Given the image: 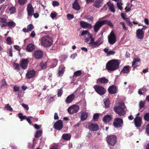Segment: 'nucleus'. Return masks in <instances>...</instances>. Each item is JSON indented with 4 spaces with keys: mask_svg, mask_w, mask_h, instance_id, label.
<instances>
[{
    "mask_svg": "<svg viewBox=\"0 0 149 149\" xmlns=\"http://www.w3.org/2000/svg\"><path fill=\"white\" fill-rule=\"evenodd\" d=\"M104 24H106L110 26L111 27H113V25L112 23L109 20H104L102 21H98L96 22L94 26V30L96 32L99 31L100 28L102 27V25H104Z\"/></svg>",
    "mask_w": 149,
    "mask_h": 149,
    "instance_id": "2",
    "label": "nucleus"
},
{
    "mask_svg": "<svg viewBox=\"0 0 149 149\" xmlns=\"http://www.w3.org/2000/svg\"><path fill=\"white\" fill-rule=\"evenodd\" d=\"M75 98V95L74 94H71L70 95H68L67 97L65 102L67 104L70 103L71 102H72V101Z\"/></svg>",
    "mask_w": 149,
    "mask_h": 149,
    "instance_id": "20",
    "label": "nucleus"
},
{
    "mask_svg": "<svg viewBox=\"0 0 149 149\" xmlns=\"http://www.w3.org/2000/svg\"><path fill=\"white\" fill-rule=\"evenodd\" d=\"M36 74L35 71L33 70H30L28 71L26 74L27 78L30 79L34 77Z\"/></svg>",
    "mask_w": 149,
    "mask_h": 149,
    "instance_id": "16",
    "label": "nucleus"
},
{
    "mask_svg": "<svg viewBox=\"0 0 149 149\" xmlns=\"http://www.w3.org/2000/svg\"><path fill=\"white\" fill-rule=\"evenodd\" d=\"M99 117V114L98 113H95L93 115V119L95 120H97Z\"/></svg>",
    "mask_w": 149,
    "mask_h": 149,
    "instance_id": "48",
    "label": "nucleus"
},
{
    "mask_svg": "<svg viewBox=\"0 0 149 149\" xmlns=\"http://www.w3.org/2000/svg\"><path fill=\"white\" fill-rule=\"evenodd\" d=\"M145 103V102H143V101L140 102L139 103V106L140 108H143L144 107Z\"/></svg>",
    "mask_w": 149,
    "mask_h": 149,
    "instance_id": "54",
    "label": "nucleus"
},
{
    "mask_svg": "<svg viewBox=\"0 0 149 149\" xmlns=\"http://www.w3.org/2000/svg\"><path fill=\"white\" fill-rule=\"evenodd\" d=\"M120 24H121V25H122L123 27V29L124 30H127V29H128V28L127 27H126L125 26V23L124 22H120Z\"/></svg>",
    "mask_w": 149,
    "mask_h": 149,
    "instance_id": "49",
    "label": "nucleus"
},
{
    "mask_svg": "<svg viewBox=\"0 0 149 149\" xmlns=\"http://www.w3.org/2000/svg\"><path fill=\"white\" fill-rule=\"evenodd\" d=\"M41 43L44 47H47V36L43 37L41 39Z\"/></svg>",
    "mask_w": 149,
    "mask_h": 149,
    "instance_id": "29",
    "label": "nucleus"
},
{
    "mask_svg": "<svg viewBox=\"0 0 149 149\" xmlns=\"http://www.w3.org/2000/svg\"><path fill=\"white\" fill-rule=\"evenodd\" d=\"M74 16L73 14H68L67 15V18L68 19H71L74 18Z\"/></svg>",
    "mask_w": 149,
    "mask_h": 149,
    "instance_id": "55",
    "label": "nucleus"
},
{
    "mask_svg": "<svg viewBox=\"0 0 149 149\" xmlns=\"http://www.w3.org/2000/svg\"><path fill=\"white\" fill-rule=\"evenodd\" d=\"M102 38H99L97 40L95 41V47H98L100 46V45L102 44Z\"/></svg>",
    "mask_w": 149,
    "mask_h": 149,
    "instance_id": "39",
    "label": "nucleus"
},
{
    "mask_svg": "<svg viewBox=\"0 0 149 149\" xmlns=\"http://www.w3.org/2000/svg\"><path fill=\"white\" fill-rule=\"evenodd\" d=\"M80 24L81 26L84 29H91L92 27V25L91 24L84 22V21H80Z\"/></svg>",
    "mask_w": 149,
    "mask_h": 149,
    "instance_id": "13",
    "label": "nucleus"
},
{
    "mask_svg": "<svg viewBox=\"0 0 149 149\" xmlns=\"http://www.w3.org/2000/svg\"><path fill=\"white\" fill-rule=\"evenodd\" d=\"M144 120L147 121H149V113H146L144 116Z\"/></svg>",
    "mask_w": 149,
    "mask_h": 149,
    "instance_id": "50",
    "label": "nucleus"
},
{
    "mask_svg": "<svg viewBox=\"0 0 149 149\" xmlns=\"http://www.w3.org/2000/svg\"><path fill=\"white\" fill-rule=\"evenodd\" d=\"M89 129L92 131L97 130L99 129V126L97 124L91 123L88 125Z\"/></svg>",
    "mask_w": 149,
    "mask_h": 149,
    "instance_id": "17",
    "label": "nucleus"
},
{
    "mask_svg": "<svg viewBox=\"0 0 149 149\" xmlns=\"http://www.w3.org/2000/svg\"><path fill=\"white\" fill-rule=\"evenodd\" d=\"M22 106L26 110H28L29 109V107L26 104L22 103Z\"/></svg>",
    "mask_w": 149,
    "mask_h": 149,
    "instance_id": "61",
    "label": "nucleus"
},
{
    "mask_svg": "<svg viewBox=\"0 0 149 149\" xmlns=\"http://www.w3.org/2000/svg\"><path fill=\"white\" fill-rule=\"evenodd\" d=\"M7 26H8V27L10 28H14L16 26V23L12 20L7 22Z\"/></svg>",
    "mask_w": 149,
    "mask_h": 149,
    "instance_id": "31",
    "label": "nucleus"
},
{
    "mask_svg": "<svg viewBox=\"0 0 149 149\" xmlns=\"http://www.w3.org/2000/svg\"><path fill=\"white\" fill-rule=\"evenodd\" d=\"M85 19L88 20L89 22H93L94 18L92 16L90 15H87L85 17Z\"/></svg>",
    "mask_w": 149,
    "mask_h": 149,
    "instance_id": "35",
    "label": "nucleus"
},
{
    "mask_svg": "<svg viewBox=\"0 0 149 149\" xmlns=\"http://www.w3.org/2000/svg\"><path fill=\"white\" fill-rule=\"evenodd\" d=\"M29 61L27 59H23L22 60L20 64L21 67L23 69H26L27 68Z\"/></svg>",
    "mask_w": 149,
    "mask_h": 149,
    "instance_id": "15",
    "label": "nucleus"
},
{
    "mask_svg": "<svg viewBox=\"0 0 149 149\" xmlns=\"http://www.w3.org/2000/svg\"><path fill=\"white\" fill-rule=\"evenodd\" d=\"M46 62L44 63L43 62L40 63V66L42 69H45V68L46 66Z\"/></svg>",
    "mask_w": 149,
    "mask_h": 149,
    "instance_id": "52",
    "label": "nucleus"
},
{
    "mask_svg": "<svg viewBox=\"0 0 149 149\" xmlns=\"http://www.w3.org/2000/svg\"><path fill=\"white\" fill-rule=\"evenodd\" d=\"M58 62V60H56V59H53V60H52L51 61L52 64L51 65H50V67L52 68V67H55L57 65Z\"/></svg>",
    "mask_w": 149,
    "mask_h": 149,
    "instance_id": "38",
    "label": "nucleus"
},
{
    "mask_svg": "<svg viewBox=\"0 0 149 149\" xmlns=\"http://www.w3.org/2000/svg\"><path fill=\"white\" fill-rule=\"evenodd\" d=\"M94 88L96 92L98 94H100V95L105 94L106 92L105 88L103 87L102 86L95 85Z\"/></svg>",
    "mask_w": 149,
    "mask_h": 149,
    "instance_id": "7",
    "label": "nucleus"
},
{
    "mask_svg": "<svg viewBox=\"0 0 149 149\" xmlns=\"http://www.w3.org/2000/svg\"><path fill=\"white\" fill-rule=\"evenodd\" d=\"M6 41L8 45H11L12 43V42L11 40V38L10 37H8L7 38Z\"/></svg>",
    "mask_w": 149,
    "mask_h": 149,
    "instance_id": "57",
    "label": "nucleus"
},
{
    "mask_svg": "<svg viewBox=\"0 0 149 149\" xmlns=\"http://www.w3.org/2000/svg\"><path fill=\"white\" fill-rule=\"evenodd\" d=\"M115 52L114 51L110 50L109 51L108 53H107V56H110V55H113V54H115Z\"/></svg>",
    "mask_w": 149,
    "mask_h": 149,
    "instance_id": "56",
    "label": "nucleus"
},
{
    "mask_svg": "<svg viewBox=\"0 0 149 149\" xmlns=\"http://www.w3.org/2000/svg\"><path fill=\"white\" fill-rule=\"evenodd\" d=\"M7 86V84L5 80V79H3L1 82V88H4L6 87Z\"/></svg>",
    "mask_w": 149,
    "mask_h": 149,
    "instance_id": "41",
    "label": "nucleus"
},
{
    "mask_svg": "<svg viewBox=\"0 0 149 149\" xmlns=\"http://www.w3.org/2000/svg\"><path fill=\"white\" fill-rule=\"evenodd\" d=\"M125 107V105L124 103H120L118 105L115 106L114 109L115 112L119 115L122 116L125 113V111L124 109Z\"/></svg>",
    "mask_w": 149,
    "mask_h": 149,
    "instance_id": "3",
    "label": "nucleus"
},
{
    "mask_svg": "<svg viewBox=\"0 0 149 149\" xmlns=\"http://www.w3.org/2000/svg\"><path fill=\"white\" fill-rule=\"evenodd\" d=\"M146 132L148 135H149V124L147 125L146 126Z\"/></svg>",
    "mask_w": 149,
    "mask_h": 149,
    "instance_id": "63",
    "label": "nucleus"
},
{
    "mask_svg": "<svg viewBox=\"0 0 149 149\" xmlns=\"http://www.w3.org/2000/svg\"><path fill=\"white\" fill-rule=\"evenodd\" d=\"M13 66L17 71L19 72L20 74H22L23 72V71L20 68L19 64L17 63H14L13 65Z\"/></svg>",
    "mask_w": 149,
    "mask_h": 149,
    "instance_id": "30",
    "label": "nucleus"
},
{
    "mask_svg": "<svg viewBox=\"0 0 149 149\" xmlns=\"http://www.w3.org/2000/svg\"><path fill=\"white\" fill-rule=\"evenodd\" d=\"M52 5L53 6H58L59 5V3L58 1H54L52 2Z\"/></svg>",
    "mask_w": 149,
    "mask_h": 149,
    "instance_id": "59",
    "label": "nucleus"
},
{
    "mask_svg": "<svg viewBox=\"0 0 149 149\" xmlns=\"http://www.w3.org/2000/svg\"><path fill=\"white\" fill-rule=\"evenodd\" d=\"M80 109L79 105H73L70 106L68 109V111L70 113H76L78 112Z\"/></svg>",
    "mask_w": 149,
    "mask_h": 149,
    "instance_id": "8",
    "label": "nucleus"
},
{
    "mask_svg": "<svg viewBox=\"0 0 149 149\" xmlns=\"http://www.w3.org/2000/svg\"><path fill=\"white\" fill-rule=\"evenodd\" d=\"M88 116V115L87 113H86V112H83L81 114V120H86Z\"/></svg>",
    "mask_w": 149,
    "mask_h": 149,
    "instance_id": "32",
    "label": "nucleus"
},
{
    "mask_svg": "<svg viewBox=\"0 0 149 149\" xmlns=\"http://www.w3.org/2000/svg\"><path fill=\"white\" fill-rule=\"evenodd\" d=\"M8 9L10 14H13L16 12V9L13 6L9 7L8 8Z\"/></svg>",
    "mask_w": 149,
    "mask_h": 149,
    "instance_id": "34",
    "label": "nucleus"
},
{
    "mask_svg": "<svg viewBox=\"0 0 149 149\" xmlns=\"http://www.w3.org/2000/svg\"><path fill=\"white\" fill-rule=\"evenodd\" d=\"M33 54L34 57L37 59L41 58L43 55V52L40 50H36L34 52Z\"/></svg>",
    "mask_w": 149,
    "mask_h": 149,
    "instance_id": "14",
    "label": "nucleus"
},
{
    "mask_svg": "<svg viewBox=\"0 0 149 149\" xmlns=\"http://www.w3.org/2000/svg\"><path fill=\"white\" fill-rule=\"evenodd\" d=\"M112 118L113 116L111 115H106L103 117V120L104 122L107 123V122H109L110 121Z\"/></svg>",
    "mask_w": 149,
    "mask_h": 149,
    "instance_id": "23",
    "label": "nucleus"
},
{
    "mask_svg": "<svg viewBox=\"0 0 149 149\" xmlns=\"http://www.w3.org/2000/svg\"><path fill=\"white\" fill-rule=\"evenodd\" d=\"M117 87L114 85L110 86L108 88V91L111 94H114L117 92Z\"/></svg>",
    "mask_w": 149,
    "mask_h": 149,
    "instance_id": "18",
    "label": "nucleus"
},
{
    "mask_svg": "<svg viewBox=\"0 0 149 149\" xmlns=\"http://www.w3.org/2000/svg\"><path fill=\"white\" fill-rule=\"evenodd\" d=\"M108 82L109 80L108 79L105 78L104 77L98 78L97 81V83H101V84H105L108 83Z\"/></svg>",
    "mask_w": 149,
    "mask_h": 149,
    "instance_id": "21",
    "label": "nucleus"
},
{
    "mask_svg": "<svg viewBox=\"0 0 149 149\" xmlns=\"http://www.w3.org/2000/svg\"><path fill=\"white\" fill-rule=\"evenodd\" d=\"M107 5L109 6V8L111 12H115V10L113 3H110V2L109 1L107 3Z\"/></svg>",
    "mask_w": 149,
    "mask_h": 149,
    "instance_id": "33",
    "label": "nucleus"
},
{
    "mask_svg": "<svg viewBox=\"0 0 149 149\" xmlns=\"http://www.w3.org/2000/svg\"><path fill=\"white\" fill-rule=\"evenodd\" d=\"M27 0H18V2L20 5H23L25 4Z\"/></svg>",
    "mask_w": 149,
    "mask_h": 149,
    "instance_id": "42",
    "label": "nucleus"
},
{
    "mask_svg": "<svg viewBox=\"0 0 149 149\" xmlns=\"http://www.w3.org/2000/svg\"><path fill=\"white\" fill-rule=\"evenodd\" d=\"M18 117L20 119V121H22L23 120L26 119L27 117L25 116H23V114L22 113H19L18 114Z\"/></svg>",
    "mask_w": 149,
    "mask_h": 149,
    "instance_id": "40",
    "label": "nucleus"
},
{
    "mask_svg": "<svg viewBox=\"0 0 149 149\" xmlns=\"http://www.w3.org/2000/svg\"><path fill=\"white\" fill-rule=\"evenodd\" d=\"M42 134V131L40 130H38L37 131L35 134V136L36 138H38L40 137Z\"/></svg>",
    "mask_w": 149,
    "mask_h": 149,
    "instance_id": "45",
    "label": "nucleus"
},
{
    "mask_svg": "<svg viewBox=\"0 0 149 149\" xmlns=\"http://www.w3.org/2000/svg\"><path fill=\"white\" fill-rule=\"evenodd\" d=\"M140 59L139 58H134L133 59V61L132 62V67L133 68L138 66L140 64Z\"/></svg>",
    "mask_w": 149,
    "mask_h": 149,
    "instance_id": "19",
    "label": "nucleus"
},
{
    "mask_svg": "<svg viewBox=\"0 0 149 149\" xmlns=\"http://www.w3.org/2000/svg\"><path fill=\"white\" fill-rule=\"evenodd\" d=\"M63 91L62 90V89H58L57 93V95L58 96H61L63 94Z\"/></svg>",
    "mask_w": 149,
    "mask_h": 149,
    "instance_id": "53",
    "label": "nucleus"
},
{
    "mask_svg": "<svg viewBox=\"0 0 149 149\" xmlns=\"http://www.w3.org/2000/svg\"><path fill=\"white\" fill-rule=\"evenodd\" d=\"M88 32H89V31H87V30H85V31H82L81 35H85V34H88V35H89Z\"/></svg>",
    "mask_w": 149,
    "mask_h": 149,
    "instance_id": "64",
    "label": "nucleus"
},
{
    "mask_svg": "<svg viewBox=\"0 0 149 149\" xmlns=\"http://www.w3.org/2000/svg\"><path fill=\"white\" fill-rule=\"evenodd\" d=\"M34 49V45L32 43L29 44L26 47V50L29 52H31L33 51Z\"/></svg>",
    "mask_w": 149,
    "mask_h": 149,
    "instance_id": "28",
    "label": "nucleus"
},
{
    "mask_svg": "<svg viewBox=\"0 0 149 149\" xmlns=\"http://www.w3.org/2000/svg\"><path fill=\"white\" fill-rule=\"evenodd\" d=\"M103 1V0H95L93 5L97 8H99L102 5Z\"/></svg>",
    "mask_w": 149,
    "mask_h": 149,
    "instance_id": "22",
    "label": "nucleus"
},
{
    "mask_svg": "<svg viewBox=\"0 0 149 149\" xmlns=\"http://www.w3.org/2000/svg\"><path fill=\"white\" fill-rule=\"evenodd\" d=\"M72 8L77 10H79L80 9V6L78 4L77 0H75L72 3Z\"/></svg>",
    "mask_w": 149,
    "mask_h": 149,
    "instance_id": "25",
    "label": "nucleus"
},
{
    "mask_svg": "<svg viewBox=\"0 0 149 149\" xmlns=\"http://www.w3.org/2000/svg\"><path fill=\"white\" fill-rule=\"evenodd\" d=\"M34 28V26L32 24H30L27 26V31L28 32L29 31H31Z\"/></svg>",
    "mask_w": 149,
    "mask_h": 149,
    "instance_id": "44",
    "label": "nucleus"
},
{
    "mask_svg": "<svg viewBox=\"0 0 149 149\" xmlns=\"http://www.w3.org/2000/svg\"><path fill=\"white\" fill-rule=\"evenodd\" d=\"M5 108H6L7 110L9 111H12L13 110V109L8 104L6 105Z\"/></svg>",
    "mask_w": 149,
    "mask_h": 149,
    "instance_id": "47",
    "label": "nucleus"
},
{
    "mask_svg": "<svg viewBox=\"0 0 149 149\" xmlns=\"http://www.w3.org/2000/svg\"><path fill=\"white\" fill-rule=\"evenodd\" d=\"M120 63V61L113 59L109 61L106 65V68L108 71H113L119 68Z\"/></svg>",
    "mask_w": 149,
    "mask_h": 149,
    "instance_id": "1",
    "label": "nucleus"
},
{
    "mask_svg": "<svg viewBox=\"0 0 149 149\" xmlns=\"http://www.w3.org/2000/svg\"><path fill=\"white\" fill-rule=\"evenodd\" d=\"M134 121L136 127L139 128L141 127L142 124V120L141 117H136L134 119Z\"/></svg>",
    "mask_w": 149,
    "mask_h": 149,
    "instance_id": "10",
    "label": "nucleus"
},
{
    "mask_svg": "<svg viewBox=\"0 0 149 149\" xmlns=\"http://www.w3.org/2000/svg\"><path fill=\"white\" fill-rule=\"evenodd\" d=\"M117 6L119 9L120 10H122L123 9V8L122 6L121 3H117Z\"/></svg>",
    "mask_w": 149,
    "mask_h": 149,
    "instance_id": "60",
    "label": "nucleus"
},
{
    "mask_svg": "<svg viewBox=\"0 0 149 149\" xmlns=\"http://www.w3.org/2000/svg\"><path fill=\"white\" fill-rule=\"evenodd\" d=\"M62 137L63 139L67 140L70 139L71 135L69 134H63Z\"/></svg>",
    "mask_w": 149,
    "mask_h": 149,
    "instance_id": "37",
    "label": "nucleus"
},
{
    "mask_svg": "<svg viewBox=\"0 0 149 149\" xmlns=\"http://www.w3.org/2000/svg\"><path fill=\"white\" fill-rule=\"evenodd\" d=\"M27 11L28 16H32L33 15L34 12V10L31 4L29 3L27 5Z\"/></svg>",
    "mask_w": 149,
    "mask_h": 149,
    "instance_id": "12",
    "label": "nucleus"
},
{
    "mask_svg": "<svg viewBox=\"0 0 149 149\" xmlns=\"http://www.w3.org/2000/svg\"><path fill=\"white\" fill-rule=\"evenodd\" d=\"M131 68V67L129 65H125L123 67L121 72L124 73H128L130 72Z\"/></svg>",
    "mask_w": 149,
    "mask_h": 149,
    "instance_id": "27",
    "label": "nucleus"
},
{
    "mask_svg": "<svg viewBox=\"0 0 149 149\" xmlns=\"http://www.w3.org/2000/svg\"><path fill=\"white\" fill-rule=\"evenodd\" d=\"M106 141L109 147H113L117 142V137L116 135H108L106 138Z\"/></svg>",
    "mask_w": 149,
    "mask_h": 149,
    "instance_id": "4",
    "label": "nucleus"
},
{
    "mask_svg": "<svg viewBox=\"0 0 149 149\" xmlns=\"http://www.w3.org/2000/svg\"><path fill=\"white\" fill-rule=\"evenodd\" d=\"M6 19L4 18H0V25L1 27L7 26Z\"/></svg>",
    "mask_w": 149,
    "mask_h": 149,
    "instance_id": "24",
    "label": "nucleus"
},
{
    "mask_svg": "<svg viewBox=\"0 0 149 149\" xmlns=\"http://www.w3.org/2000/svg\"><path fill=\"white\" fill-rule=\"evenodd\" d=\"M116 37L113 31H112L108 36V40L110 44L113 45L116 41Z\"/></svg>",
    "mask_w": 149,
    "mask_h": 149,
    "instance_id": "6",
    "label": "nucleus"
},
{
    "mask_svg": "<svg viewBox=\"0 0 149 149\" xmlns=\"http://www.w3.org/2000/svg\"><path fill=\"white\" fill-rule=\"evenodd\" d=\"M88 34L89 37L91 39V42H90L89 43V44L91 45V46H92V47H93V48H95V42H94L95 40L94 38L93 37L91 34V33H89V32L88 33Z\"/></svg>",
    "mask_w": 149,
    "mask_h": 149,
    "instance_id": "26",
    "label": "nucleus"
},
{
    "mask_svg": "<svg viewBox=\"0 0 149 149\" xmlns=\"http://www.w3.org/2000/svg\"><path fill=\"white\" fill-rule=\"evenodd\" d=\"M123 124V120L120 118H115L113 122V125L115 127H120Z\"/></svg>",
    "mask_w": 149,
    "mask_h": 149,
    "instance_id": "5",
    "label": "nucleus"
},
{
    "mask_svg": "<svg viewBox=\"0 0 149 149\" xmlns=\"http://www.w3.org/2000/svg\"><path fill=\"white\" fill-rule=\"evenodd\" d=\"M57 15V14L56 12H55V13H53V12H52L50 14V16L52 19H54L55 17H56Z\"/></svg>",
    "mask_w": 149,
    "mask_h": 149,
    "instance_id": "58",
    "label": "nucleus"
},
{
    "mask_svg": "<svg viewBox=\"0 0 149 149\" xmlns=\"http://www.w3.org/2000/svg\"><path fill=\"white\" fill-rule=\"evenodd\" d=\"M104 104L105 108H108L109 107L110 102L109 100H105L104 102Z\"/></svg>",
    "mask_w": 149,
    "mask_h": 149,
    "instance_id": "46",
    "label": "nucleus"
},
{
    "mask_svg": "<svg viewBox=\"0 0 149 149\" xmlns=\"http://www.w3.org/2000/svg\"><path fill=\"white\" fill-rule=\"evenodd\" d=\"M147 26H145V29L142 28L141 29H139L136 31V36L137 38L140 39H142L144 37V30L145 29Z\"/></svg>",
    "mask_w": 149,
    "mask_h": 149,
    "instance_id": "9",
    "label": "nucleus"
},
{
    "mask_svg": "<svg viewBox=\"0 0 149 149\" xmlns=\"http://www.w3.org/2000/svg\"><path fill=\"white\" fill-rule=\"evenodd\" d=\"M81 71L80 70H77L76 71V72H74V76H79L80 75H81Z\"/></svg>",
    "mask_w": 149,
    "mask_h": 149,
    "instance_id": "43",
    "label": "nucleus"
},
{
    "mask_svg": "<svg viewBox=\"0 0 149 149\" xmlns=\"http://www.w3.org/2000/svg\"><path fill=\"white\" fill-rule=\"evenodd\" d=\"M126 22L128 23V25H129V26L130 27H131L132 25H133V24L132 22H130V19L129 18H126Z\"/></svg>",
    "mask_w": 149,
    "mask_h": 149,
    "instance_id": "51",
    "label": "nucleus"
},
{
    "mask_svg": "<svg viewBox=\"0 0 149 149\" xmlns=\"http://www.w3.org/2000/svg\"><path fill=\"white\" fill-rule=\"evenodd\" d=\"M53 43V40L52 38H50L47 36V47L50 46Z\"/></svg>",
    "mask_w": 149,
    "mask_h": 149,
    "instance_id": "36",
    "label": "nucleus"
},
{
    "mask_svg": "<svg viewBox=\"0 0 149 149\" xmlns=\"http://www.w3.org/2000/svg\"><path fill=\"white\" fill-rule=\"evenodd\" d=\"M54 126L56 130H60L63 127V121L61 120H58L54 124Z\"/></svg>",
    "mask_w": 149,
    "mask_h": 149,
    "instance_id": "11",
    "label": "nucleus"
},
{
    "mask_svg": "<svg viewBox=\"0 0 149 149\" xmlns=\"http://www.w3.org/2000/svg\"><path fill=\"white\" fill-rule=\"evenodd\" d=\"M54 100V97H51L48 100V102L49 103H50L51 102Z\"/></svg>",
    "mask_w": 149,
    "mask_h": 149,
    "instance_id": "62",
    "label": "nucleus"
}]
</instances>
